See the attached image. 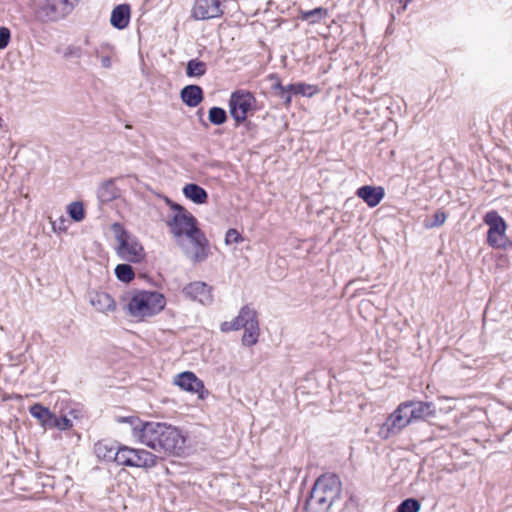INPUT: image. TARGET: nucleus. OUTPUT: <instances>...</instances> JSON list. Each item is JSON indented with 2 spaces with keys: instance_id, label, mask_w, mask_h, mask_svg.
Returning <instances> with one entry per match:
<instances>
[{
  "instance_id": "1",
  "label": "nucleus",
  "mask_w": 512,
  "mask_h": 512,
  "mask_svg": "<svg viewBox=\"0 0 512 512\" xmlns=\"http://www.w3.org/2000/svg\"><path fill=\"white\" fill-rule=\"evenodd\" d=\"M117 421L129 424L132 437L159 454L179 456L184 452L186 438L172 425L144 422L135 416L118 417Z\"/></svg>"
},
{
  "instance_id": "2",
  "label": "nucleus",
  "mask_w": 512,
  "mask_h": 512,
  "mask_svg": "<svg viewBox=\"0 0 512 512\" xmlns=\"http://www.w3.org/2000/svg\"><path fill=\"white\" fill-rule=\"evenodd\" d=\"M342 484L335 474H323L314 483L305 502L306 512H328L340 497Z\"/></svg>"
},
{
  "instance_id": "3",
  "label": "nucleus",
  "mask_w": 512,
  "mask_h": 512,
  "mask_svg": "<svg viewBox=\"0 0 512 512\" xmlns=\"http://www.w3.org/2000/svg\"><path fill=\"white\" fill-rule=\"evenodd\" d=\"M124 310L137 320L153 317L164 310L166 306L165 296L152 290H135L125 297Z\"/></svg>"
},
{
  "instance_id": "4",
  "label": "nucleus",
  "mask_w": 512,
  "mask_h": 512,
  "mask_svg": "<svg viewBox=\"0 0 512 512\" xmlns=\"http://www.w3.org/2000/svg\"><path fill=\"white\" fill-rule=\"evenodd\" d=\"M482 221L488 227L486 243L493 249L508 251L512 249V240L507 236V222L496 210L487 211Z\"/></svg>"
},
{
  "instance_id": "5",
  "label": "nucleus",
  "mask_w": 512,
  "mask_h": 512,
  "mask_svg": "<svg viewBox=\"0 0 512 512\" xmlns=\"http://www.w3.org/2000/svg\"><path fill=\"white\" fill-rule=\"evenodd\" d=\"M166 202L170 205L172 210V215L166 221L167 225L176 243H182L184 238L189 237L199 230L197 220L181 205L171 202L168 198Z\"/></svg>"
},
{
  "instance_id": "6",
  "label": "nucleus",
  "mask_w": 512,
  "mask_h": 512,
  "mask_svg": "<svg viewBox=\"0 0 512 512\" xmlns=\"http://www.w3.org/2000/svg\"><path fill=\"white\" fill-rule=\"evenodd\" d=\"M112 231L118 242L117 255L124 261L139 263L145 257V251L139 240L119 223L112 225Z\"/></svg>"
},
{
  "instance_id": "7",
  "label": "nucleus",
  "mask_w": 512,
  "mask_h": 512,
  "mask_svg": "<svg viewBox=\"0 0 512 512\" xmlns=\"http://www.w3.org/2000/svg\"><path fill=\"white\" fill-rule=\"evenodd\" d=\"M239 329H244L242 343L245 346H253L258 342L260 335L257 312L250 305L243 306L237 317L234 318Z\"/></svg>"
},
{
  "instance_id": "8",
  "label": "nucleus",
  "mask_w": 512,
  "mask_h": 512,
  "mask_svg": "<svg viewBox=\"0 0 512 512\" xmlns=\"http://www.w3.org/2000/svg\"><path fill=\"white\" fill-rule=\"evenodd\" d=\"M409 405L403 402L387 417L386 421L380 426L378 436L387 440L398 435L411 422L408 415Z\"/></svg>"
},
{
  "instance_id": "9",
  "label": "nucleus",
  "mask_w": 512,
  "mask_h": 512,
  "mask_svg": "<svg viewBox=\"0 0 512 512\" xmlns=\"http://www.w3.org/2000/svg\"><path fill=\"white\" fill-rule=\"evenodd\" d=\"M185 256L193 263H200L207 259L209 244L204 233L199 229L192 235L177 243Z\"/></svg>"
},
{
  "instance_id": "10",
  "label": "nucleus",
  "mask_w": 512,
  "mask_h": 512,
  "mask_svg": "<svg viewBox=\"0 0 512 512\" xmlns=\"http://www.w3.org/2000/svg\"><path fill=\"white\" fill-rule=\"evenodd\" d=\"M256 99L252 93L245 90H238L231 94L229 100V111L237 123L246 120L248 113L255 107Z\"/></svg>"
},
{
  "instance_id": "11",
  "label": "nucleus",
  "mask_w": 512,
  "mask_h": 512,
  "mask_svg": "<svg viewBox=\"0 0 512 512\" xmlns=\"http://www.w3.org/2000/svg\"><path fill=\"white\" fill-rule=\"evenodd\" d=\"M184 296L192 301H197L204 306L213 303V288L203 281H194L183 287Z\"/></svg>"
},
{
  "instance_id": "12",
  "label": "nucleus",
  "mask_w": 512,
  "mask_h": 512,
  "mask_svg": "<svg viewBox=\"0 0 512 512\" xmlns=\"http://www.w3.org/2000/svg\"><path fill=\"white\" fill-rule=\"evenodd\" d=\"M173 383L182 390L197 394L199 399H204L208 395L204 383L193 372L185 371L174 377Z\"/></svg>"
},
{
  "instance_id": "13",
  "label": "nucleus",
  "mask_w": 512,
  "mask_h": 512,
  "mask_svg": "<svg viewBox=\"0 0 512 512\" xmlns=\"http://www.w3.org/2000/svg\"><path fill=\"white\" fill-rule=\"evenodd\" d=\"M223 14L220 0H196L192 15L196 20H207Z\"/></svg>"
},
{
  "instance_id": "14",
  "label": "nucleus",
  "mask_w": 512,
  "mask_h": 512,
  "mask_svg": "<svg viewBox=\"0 0 512 512\" xmlns=\"http://www.w3.org/2000/svg\"><path fill=\"white\" fill-rule=\"evenodd\" d=\"M403 403L409 405L408 415L411 422L435 416V406L432 402L405 401Z\"/></svg>"
},
{
  "instance_id": "15",
  "label": "nucleus",
  "mask_w": 512,
  "mask_h": 512,
  "mask_svg": "<svg viewBox=\"0 0 512 512\" xmlns=\"http://www.w3.org/2000/svg\"><path fill=\"white\" fill-rule=\"evenodd\" d=\"M131 467L149 469L157 464L158 457L144 449L130 447Z\"/></svg>"
},
{
  "instance_id": "16",
  "label": "nucleus",
  "mask_w": 512,
  "mask_h": 512,
  "mask_svg": "<svg viewBox=\"0 0 512 512\" xmlns=\"http://www.w3.org/2000/svg\"><path fill=\"white\" fill-rule=\"evenodd\" d=\"M357 196L361 198L369 207L377 206L385 196V190L381 186L365 185L358 188Z\"/></svg>"
},
{
  "instance_id": "17",
  "label": "nucleus",
  "mask_w": 512,
  "mask_h": 512,
  "mask_svg": "<svg viewBox=\"0 0 512 512\" xmlns=\"http://www.w3.org/2000/svg\"><path fill=\"white\" fill-rule=\"evenodd\" d=\"M119 445L109 440H100L93 446V452L97 459L102 462H114L115 453Z\"/></svg>"
},
{
  "instance_id": "18",
  "label": "nucleus",
  "mask_w": 512,
  "mask_h": 512,
  "mask_svg": "<svg viewBox=\"0 0 512 512\" xmlns=\"http://www.w3.org/2000/svg\"><path fill=\"white\" fill-rule=\"evenodd\" d=\"M131 8L129 4H119L111 12L110 23L119 30L125 29L130 22Z\"/></svg>"
},
{
  "instance_id": "19",
  "label": "nucleus",
  "mask_w": 512,
  "mask_h": 512,
  "mask_svg": "<svg viewBox=\"0 0 512 512\" xmlns=\"http://www.w3.org/2000/svg\"><path fill=\"white\" fill-rule=\"evenodd\" d=\"M91 305L101 313H107L116 309L114 299L106 292H95L90 295Z\"/></svg>"
},
{
  "instance_id": "20",
  "label": "nucleus",
  "mask_w": 512,
  "mask_h": 512,
  "mask_svg": "<svg viewBox=\"0 0 512 512\" xmlns=\"http://www.w3.org/2000/svg\"><path fill=\"white\" fill-rule=\"evenodd\" d=\"M181 99L189 107H196L203 99V91L197 85H188L181 90Z\"/></svg>"
},
{
  "instance_id": "21",
  "label": "nucleus",
  "mask_w": 512,
  "mask_h": 512,
  "mask_svg": "<svg viewBox=\"0 0 512 512\" xmlns=\"http://www.w3.org/2000/svg\"><path fill=\"white\" fill-rule=\"evenodd\" d=\"M184 196L196 204H204L208 199V194L201 186L190 183L183 187Z\"/></svg>"
},
{
  "instance_id": "22",
  "label": "nucleus",
  "mask_w": 512,
  "mask_h": 512,
  "mask_svg": "<svg viewBox=\"0 0 512 512\" xmlns=\"http://www.w3.org/2000/svg\"><path fill=\"white\" fill-rule=\"evenodd\" d=\"M97 196L103 203L109 202L116 198L117 190L113 181H107L103 183L98 189Z\"/></svg>"
},
{
  "instance_id": "23",
  "label": "nucleus",
  "mask_w": 512,
  "mask_h": 512,
  "mask_svg": "<svg viewBox=\"0 0 512 512\" xmlns=\"http://www.w3.org/2000/svg\"><path fill=\"white\" fill-rule=\"evenodd\" d=\"M327 10L322 7L315 8L309 11H301L300 19L308 21L310 24H316L327 16Z\"/></svg>"
},
{
  "instance_id": "24",
  "label": "nucleus",
  "mask_w": 512,
  "mask_h": 512,
  "mask_svg": "<svg viewBox=\"0 0 512 512\" xmlns=\"http://www.w3.org/2000/svg\"><path fill=\"white\" fill-rule=\"evenodd\" d=\"M66 211L74 222H81L85 219L86 212L81 201H74L67 205Z\"/></svg>"
},
{
  "instance_id": "25",
  "label": "nucleus",
  "mask_w": 512,
  "mask_h": 512,
  "mask_svg": "<svg viewBox=\"0 0 512 512\" xmlns=\"http://www.w3.org/2000/svg\"><path fill=\"white\" fill-rule=\"evenodd\" d=\"M115 275L119 281L124 283L131 282L135 277L133 268L126 263L118 264L115 267Z\"/></svg>"
},
{
  "instance_id": "26",
  "label": "nucleus",
  "mask_w": 512,
  "mask_h": 512,
  "mask_svg": "<svg viewBox=\"0 0 512 512\" xmlns=\"http://www.w3.org/2000/svg\"><path fill=\"white\" fill-rule=\"evenodd\" d=\"M206 64L197 59H192L187 63L186 74L189 77H200L206 73Z\"/></svg>"
},
{
  "instance_id": "27",
  "label": "nucleus",
  "mask_w": 512,
  "mask_h": 512,
  "mask_svg": "<svg viewBox=\"0 0 512 512\" xmlns=\"http://www.w3.org/2000/svg\"><path fill=\"white\" fill-rule=\"evenodd\" d=\"M130 453V447L126 445H121L118 447V452L115 453L114 462L118 466H125V467H131V456Z\"/></svg>"
},
{
  "instance_id": "28",
  "label": "nucleus",
  "mask_w": 512,
  "mask_h": 512,
  "mask_svg": "<svg viewBox=\"0 0 512 512\" xmlns=\"http://www.w3.org/2000/svg\"><path fill=\"white\" fill-rule=\"evenodd\" d=\"M446 218H447L446 214L443 211L438 210L437 212L434 213V215L432 217L425 219L424 227L427 229L439 227L444 224V222L446 221Z\"/></svg>"
},
{
  "instance_id": "29",
  "label": "nucleus",
  "mask_w": 512,
  "mask_h": 512,
  "mask_svg": "<svg viewBox=\"0 0 512 512\" xmlns=\"http://www.w3.org/2000/svg\"><path fill=\"white\" fill-rule=\"evenodd\" d=\"M420 507V502L417 499L408 498L398 505L397 512H418Z\"/></svg>"
},
{
  "instance_id": "30",
  "label": "nucleus",
  "mask_w": 512,
  "mask_h": 512,
  "mask_svg": "<svg viewBox=\"0 0 512 512\" xmlns=\"http://www.w3.org/2000/svg\"><path fill=\"white\" fill-rule=\"evenodd\" d=\"M227 119V115L224 109L220 107H212L209 110V120L215 125L223 124Z\"/></svg>"
},
{
  "instance_id": "31",
  "label": "nucleus",
  "mask_w": 512,
  "mask_h": 512,
  "mask_svg": "<svg viewBox=\"0 0 512 512\" xmlns=\"http://www.w3.org/2000/svg\"><path fill=\"white\" fill-rule=\"evenodd\" d=\"M49 412L50 410L48 408L44 407L39 403H36L29 408V413L31 414V416L39 420L41 424L44 421V419L48 416Z\"/></svg>"
},
{
  "instance_id": "32",
  "label": "nucleus",
  "mask_w": 512,
  "mask_h": 512,
  "mask_svg": "<svg viewBox=\"0 0 512 512\" xmlns=\"http://www.w3.org/2000/svg\"><path fill=\"white\" fill-rule=\"evenodd\" d=\"M43 6H40L37 13L41 18H50L56 13V7L54 4H50L48 0L44 1Z\"/></svg>"
},
{
  "instance_id": "33",
  "label": "nucleus",
  "mask_w": 512,
  "mask_h": 512,
  "mask_svg": "<svg viewBox=\"0 0 512 512\" xmlns=\"http://www.w3.org/2000/svg\"><path fill=\"white\" fill-rule=\"evenodd\" d=\"M243 240H244L243 237L236 229H233V228L228 229L225 234V244L226 245H231L234 243H241V242H243Z\"/></svg>"
},
{
  "instance_id": "34",
  "label": "nucleus",
  "mask_w": 512,
  "mask_h": 512,
  "mask_svg": "<svg viewBox=\"0 0 512 512\" xmlns=\"http://www.w3.org/2000/svg\"><path fill=\"white\" fill-rule=\"evenodd\" d=\"M52 229L56 233H64L68 229V220L61 215L58 219L51 221Z\"/></svg>"
},
{
  "instance_id": "35",
  "label": "nucleus",
  "mask_w": 512,
  "mask_h": 512,
  "mask_svg": "<svg viewBox=\"0 0 512 512\" xmlns=\"http://www.w3.org/2000/svg\"><path fill=\"white\" fill-rule=\"evenodd\" d=\"M73 427V421L68 415H63L61 417L57 416L56 426L55 428L65 431L71 429Z\"/></svg>"
},
{
  "instance_id": "36",
  "label": "nucleus",
  "mask_w": 512,
  "mask_h": 512,
  "mask_svg": "<svg viewBox=\"0 0 512 512\" xmlns=\"http://www.w3.org/2000/svg\"><path fill=\"white\" fill-rule=\"evenodd\" d=\"M11 37L10 30L7 27L0 28V50L7 47Z\"/></svg>"
},
{
  "instance_id": "37",
  "label": "nucleus",
  "mask_w": 512,
  "mask_h": 512,
  "mask_svg": "<svg viewBox=\"0 0 512 512\" xmlns=\"http://www.w3.org/2000/svg\"><path fill=\"white\" fill-rule=\"evenodd\" d=\"M56 421H57V416L55 414H53L51 411L48 413V416L44 419V421L42 422V426L45 428V429H51V428H55L56 426Z\"/></svg>"
},
{
  "instance_id": "38",
  "label": "nucleus",
  "mask_w": 512,
  "mask_h": 512,
  "mask_svg": "<svg viewBox=\"0 0 512 512\" xmlns=\"http://www.w3.org/2000/svg\"><path fill=\"white\" fill-rule=\"evenodd\" d=\"M220 329L222 332H229V331H237L240 330L237 326L235 320L232 321H225L221 324Z\"/></svg>"
},
{
  "instance_id": "39",
  "label": "nucleus",
  "mask_w": 512,
  "mask_h": 512,
  "mask_svg": "<svg viewBox=\"0 0 512 512\" xmlns=\"http://www.w3.org/2000/svg\"><path fill=\"white\" fill-rule=\"evenodd\" d=\"M67 415H68V417H70L73 420V419H79L82 416V413H81L80 409L74 408V409H71Z\"/></svg>"
},
{
  "instance_id": "40",
  "label": "nucleus",
  "mask_w": 512,
  "mask_h": 512,
  "mask_svg": "<svg viewBox=\"0 0 512 512\" xmlns=\"http://www.w3.org/2000/svg\"><path fill=\"white\" fill-rule=\"evenodd\" d=\"M100 61H101L102 67H104V68H110L112 65V61L109 56H101Z\"/></svg>"
},
{
  "instance_id": "41",
  "label": "nucleus",
  "mask_w": 512,
  "mask_h": 512,
  "mask_svg": "<svg viewBox=\"0 0 512 512\" xmlns=\"http://www.w3.org/2000/svg\"><path fill=\"white\" fill-rule=\"evenodd\" d=\"M279 96L284 100L285 104H290L291 102V94L286 91V89L282 92L278 93Z\"/></svg>"
},
{
  "instance_id": "42",
  "label": "nucleus",
  "mask_w": 512,
  "mask_h": 512,
  "mask_svg": "<svg viewBox=\"0 0 512 512\" xmlns=\"http://www.w3.org/2000/svg\"><path fill=\"white\" fill-rule=\"evenodd\" d=\"M305 85L304 84H297V87L295 88V94H305Z\"/></svg>"
},
{
  "instance_id": "43",
  "label": "nucleus",
  "mask_w": 512,
  "mask_h": 512,
  "mask_svg": "<svg viewBox=\"0 0 512 512\" xmlns=\"http://www.w3.org/2000/svg\"><path fill=\"white\" fill-rule=\"evenodd\" d=\"M286 87V91L288 93H294L295 94V88L297 87V84H290L288 86H285Z\"/></svg>"
},
{
  "instance_id": "44",
  "label": "nucleus",
  "mask_w": 512,
  "mask_h": 512,
  "mask_svg": "<svg viewBox=\"0 0 512 512\" xmlns=\"http://www.w3.org/2000/svg\"><path fill=\"white\" fill-rule=\"evenodd\" d=\"M273 88L279 92H282L286 89V87L283 86L280 82L276 83Z\"/></svg>"
},
{
  "instance_id": "45",
  "label": "nucleus",
  "mask_w": 512,
  "mask_h": 512,
  "mask_svg": "<svg viewBox=\"0 0 512 512\" xmlns=\"http://www.w3.org/2000/svg\"><path fill=\"white\" fill-rule=\"evenodd\" d=\"M484 322H485V314L482 313V327L484 326Z\"/></svg>"
},
{
  "instance_id": "46",
  "label": "nucleus",
  "mask_w": 512,
  "mask_h": 512,
  "mask_svg": "<svg viewBox=\"0 0 512 512\" xmlns=\"http://www.w3.org/2000/svg\"><path fill=\"white\" fill-rule=\"evenodd\" d=\"M410 1H411V0H405L404 6H403V8H404V9L406 8L407 3H408V2H410Z\"/></svg>"
},
{
  "instance_id": "47",
  "label": "nucleus",
  "mask_w": 512,
  "mask_h": 512,
  "mask_svg": "<svg viewBox=\"0 0 512 512\" xmlns=\"http://www.w3.org/2000/svg\"><path fill=\"white\" fill-rule=\"evenodd\" d=\"M64 3L68 4L69 3V0H63Z\"/></svg>"
},
{
  "instance_id": "48",
  "label": "nucleus",
  "mask_w": 512,
  "mask_h": 512,
  "mask_svg": "<svg viewBox=\"0 0 512 512\" xmlns=\"http://www.w3.org/2000/svg\"><path fill=\"white\" fill-rule=\"evenodd\" d=\"M2 126V119L0 118V127Z\"/></svg>"
}]
</instances>
